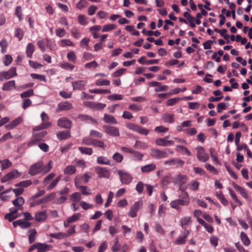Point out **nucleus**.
<instances>
[{"label": "nucleus", "instance_id": "obj_1", "mask_svg": "<svg viewBox=\"0 0 252 252\" xmlns=\"http://www.w3.org/2000/svg\"><path fill=\"white\" fill-rule=\"evenodd\" d=\"M143 205V201L142 199H140L134 202L130 207L128 213V216L131 218L136 217L137 212L142 208Z\"/></svg>", "mask_w": 252, "mask_h": 252}, {"label": "nucleus", "instance_id": "obj_2", "mask_svg": "<svg viewBox=\"0 0 252 252\" xmlns=\"http://www.w3.org/2000/svg\"><path fill=\"white\" fill-rule=\"evenodd\" d=\"M189 203V198L182 197L181 199H178L172 201L170 206L174 209H179L181 206H187Z\"/></svg>", "mask_w": 252, "mask_h": 252}, {"label": "nucleus", "instance_id": "obj_3", "mask_svg": "<svg viewBox=\"0 0 252 252\" xmlns=\"http://www.w3.org/2000/svg\"><path fill=\"white\" fill-rule=\"evenodd\" d=\"M127 127L129 129L133 131H136L137 133L143 135H147L150 132L149 129L145 128L139 125H137L132 123L127 124Z\"/></svg>", "mask_w": 252, "mask_h": 252}, {"label": "nucleus", "instance_id": "obj_4", "mask_svg": "<svg viewBox=\"0 0 252 252\" xmlns=\"http://www.w3.org/2000/svg\"><path fill=\"white\" fill-rule=\"evenodd\" d=\"M43 165L44 163L42 161H40L32 164L30 168L29 173L32 176H34L39 173H42Z\"/></svg>", "mask_w": 252, "mask_h": 252}, {"label": "nucleus", "instance_id": "obj_5", "mask_svg": "<svg viewBox=\"0 0 252 252\" xmlns=\"http://www.w3.org/2000/svg\"><path fill=\"white\" fill-rule=\"evenodd\" d=\"M16 76H17L16 68L11 67L7 71H2L0 72V81H2L5 79H9Z\"/></svg>", "mask_w": 252, "mask_h": 252}, {"label": "nucleus", "instance_id": "obj_6", "mask_svg": "<svg viewBox=\"0 0 252 252\" xmlns=\"http://www.w3.org/2000/svg\"><path fill=\"white\" fill-rule=\"evenodd\" d=\"M103 128L104 132L110 136L118 137L120 135L119 128L117 127L108 125H104L103 126Z\"/></svg>", "mask_w": 252, "mask_h": 252}, {"label": "nucleus", "instance_id": "obj_7", "mask_svg": "<svg viewBox=\"0 0 252 252\" xmlns=\"http://www.w3.org/2000/svg\"><path fill=\"white\" fill-rule=\"evenodd\" d=\"M118 173L120 177L122 183L128 184L131 182L132 177L130 174L122 170L118 171Z\"/></svg>", "mask_w": 252, "mask_h": 252}, {"label": "nucleus", "instance_id": "obj_8", "mask_svg": "<svg viewBox=\"0 0 252 252\" xmlns=\"http://www.w3.org/2000/svg\"><path fill=\"white\" fill-rule=\"evenodd\" d=\"M20 175L21 173H19L17 170H13L2 177L1 179V181L2 183H4L13 179L18 178Z\"/></svg>", "mask_w": 252, "mask_h": 252}, {"label": "nucleus", "instance_id": "obj_9", "mask_svg": "<svg viewBox=\"0 0 252 252\" xmlns=\"http://www.w3.org/2000/svg\"><path fill=\"white\" fill-rule=\"evenodd\" d=\"M95 171L99 178L108 179L110 176V172L106 168L100 167H96L95 168Z\"/></svg>", "mask_w": 252, "mask_h": 252}, {"label": "nucleus", "instance_id": "obj_10", "mask_svg": "<svg viewBox=\"0 0 252 252\" xmlns=\"http://www.w3.org/2000/svg\"><path fill=\"white\" fill-rule=\"evenodd\" d=\"M197 157L198 159L201 162H204L208 160L209 156L205 153L204 149L202 147L197 148Z\"/></svg>", "mask_w": 252, "mask_h": 252}, {"label": "nucleus", "instance_id": "obj_11", "mask_svg": "<svg viewBox=\"0 0 252 252\" xmlns=\"http://www.w3.org/2000/svg\"><path fill=\"white\" fill-rule=\"evenodd\" d=\"M72 108L73 106L72 104L69 102H61L58 104V107L56 110V112H59L62 111H68L72 109Z\"/></svg>", "mask_w": 252, "mask_h": 252}, {"label": "nucleus", "instance_id": "obj_12", "mask_svg": "<svg viewBox=\"0 0 252 252\" xmlns=\"http://www.w3.org/2000/svg\"><path fill=\"white\" fill-rule=\"evenodd\" d=\"M185 163V162L179 158H171L169 160L164 161V164L166 165H176L177 167H182Z\"/></svg>", "mask_w": 252, "mask_h": 252}, {"label": "nucleus", "instance_id": "obj_13", "mask_svg": "<svg viewBox=\"0 0 252 252\" xmlns=\"http://www.w3.org/2000/svg\"><path fill=\"white\" fill-rule=\"evenodd\" d=\"M57 125L61 127L70 128L72 125V122L66 118H62L58 121Z\"/></svg>", "mask_w": 252, "mask_h": 252}, {"label": "nucleus", "instance_id": "obj_14", "mask_svg": "<svg viewBox=\"0 0 252 252\" xmlns=\"http://www.w3.org/2000/svg\"><path fill=\"white\" fill-rule=\"evenodd\" d=\"M151 155L156 159L165 158L168 157V154L166 152L158 149H153L151 151Z\"/></svg>", "mask_w": 252, "mask_h": 252}, {"label": "nucleus", "instance_id": "obj_15", "mask_svg": "<svg viewBox=\"0 0 252 252\" xmlns=\"http://www.w3.org/2000/svg\"><path fill=\"white\" fill-rule=\"evenodd\" d=\"M79 179L76 177L74 179V184L76 188L79 189L81 193L83 195H89L91 194V190L87 187L84 186H79L78 185Z\"/></svg>", "mask_w": 252, "mask_h": 252}, {"label": "nucleus", "instance_id": "obj_16", "mask_svg": "<svg viewBox=\"0 0 252 252\" xmlns=\"http://www.w3.org/2000/svg\"><path fill=\"white\" fill-rule=\"evenodd\" d=\"M25 203V199L22 196L17 197V198L12 201V204L15 207L20 209V210L23 209V205Z\"/></svg>", "mask_w": 252, "mask_h": 252}, {"label": "nucleus", "instance_id": "obj_17", "mask_svg": "<svg viewBox=\"0 0 252 252\" xmlns=\"http://www.w3.org/2000/svg\"><path fill=\"white\" fill-rule=\"evenodd\" d=\"M16 88L15 81L14 80H11L3 84L2 90L5 91H8Z\"/></svg>", "mask_w": 252, "mask_h": 252}, {"label": "nucleus", "instance_id": "obj_18", "mask_svg": "<svg viewBox=\"0 0 252 252\" xmlns=\"http://www.w3.org/2000/svg\"><path fill=\"white\" fill-rule=\"evenodd\" d=\"M86 81L84 80H78L76 81L73 82L72 83V86L73 87V90H82L84 88L86 84Z\"/></svg>", "mask_w": 252, "mask_h": 252}, {"label": "nucleus", "instance_id": "obj_19", "mask_svg": "<svg viewBox=\"0 0 252 252\" xmlns=\"http://www.w3.org/2000/svg\"><path fill=\"white\" fill-rule=\"evenodd\" d=\"M156 144L157 145L160 146H167L169 145H172L174 144L173 141L172 140H167L165 138H158L156 140Z\"/></svg>", "mask_w": 252, "mask_h": 252}, {"label": "nucleus", "instance_id": "obj_20", "mask_svg": "<svg viewBox=\"0 0 252 252\" xmlns=\"http://www.w3.org/2000/svg\"><path fill=\"white\" fill-rule=\"evenodd\" d=\"M78 118L82 121H86L88 123H91L93 124H97V122L96 120L94 119L91 116L87 115L80 114L78 115Z\"/></svg>", "mask_w": 252, "mask_h": 252}, {"label": "nucleus", "instance_id": "obj_21", "mask_svg": "<svg viewBox=\"0 0 252 252\" xmlns=\"http://www.w3.org/2000/svg\"><path fill=\"white\" fill-rule=\"evenodd\" d=\"M55 197L56 193L54 192L48 194V195L44 196L41 199L37 200L36 202V204L38 205L40 204L45 203L48 201L53 199Z\"/></svg>", "mask_w": 252, "mask_h": 252}, {"label": "nucleus", "instance_id": "obj_22", "mask_svg": "<svg viewBox=\"0 0 252 252\" xmlns=\"http://www.w3.org/2000/svg\"><path fill=\"white\" fill-rule=\"evenodd\" d=\"M156 168V165L154 163H151L142 166L141 168V172L143 173H149L154 171Z\"/></svg>", "mask_w": 252, "mask_h": 252}, {"label": "nucleus", "instance_id": "obj_23", "mask_svg": "<svg viewBox=\"0 0 252 252\" xmlns=\"http://www.w3.org/2000/svg\"><path fill=\"white\" fill-rule=\"evenodd\" d=\"M52 246L50 245L37 243L38 252H46L50 250Z\"/></svg>", "mask_w": 252, "mask_h": 252}, {"label": "nucleus", "instance_id": "obj_24", "mask_svg": "<svg viewBox=\"0 0 252 252\" xmlns=\"http://www.w3.org/2000/svg\"><path fill=\"white\" fill-rule=\"evenodd\" d=\"M187 179L188 177L186 175L178 174L175 176L174 183L184 184L186 183Z\"/></svg>", "mask_w": 252, "mask_h": 252}, {"label": "nucleus", "instance_id": "obj_25", "mask_svg": "<svg viewBox=\"0 0 252 252\" xmlns=\"http://www.w3.org/2000/svg\"><path fill=\"white\" fill-rule=\"evenodd\" d=\"M233 186L234 188L238 192H239L244 198H248V194L246 190L244 188H242L241 187L239 186V185H237L234 183H233Z\"/></svg>", "mask_w": 252, "mask_h": 252}, {"label": "nucleus", "instance_id": "obj_26", "mask_svg": "<svg viewBox=\"0 0 252 252\" xmlns=\"http://www.w3.org/2000/svg\"><path fill=\"white\" fill-rule=\"evenodd\" d=\"M76 168L74 166L69 165L67 166L63 170L64 175H71L76 172Z\"/></svg>", "mask_w": 252, "mask_h": 252}, {"label": "nucleus", "instance_id": "obj_27", "mask_svg": "<svg viewBox=\"0 0 252 252\" xmlns=\"http://www.w3.org/2000/svg\"><path fill=\"white\" fill-rule=\"evenodd\" d=\"M34 51V46L32 43H29L26 47V55L29 58H32V55Z\"/></svg>", "mask_w": 252, "mask_h": 252}, {"label": "nucleus", "instance_id": "obj_28", "mask_svg": "<svg viewBox=\"0 0 252 252\" xmlns=\"http://www.w3.org/2000/svg\"><path fill=\"white\" fill-rule=\"evenodd\" d=\"M103 120L106 123L111 124H116L117 123L116 120L113 116L106 114H104Z\"/></svg>", "mask_w": 252, "mask_h": 252}, {"label": "nucleus", "instance_id": "obj_29", "mask_svg": "<svg viewBox=\"0 0 252 252\" xmlns=\"http://www.w3.org/2000/svg\"><path fill=\"white\" fill-rule=\"evenodd\" d=\"M21 122L22 119L21 118H18L6 125L5 127L7 129H11L21 123Z\"/></svg>", "mask_w": 252, "mask_h": 252}, {"label": "nucleus", "instance_id": "obj_30", "mask_svg": "<svg viewBox=\"0 0 252 252\" xmlns=\"http://www.w3.org/2000/svg\"><path fill=\"white\" fill-rule=\"evenodd\" d=\"M53 165V162L52 160H50L46 165H43L42 169V173L43 175H45L47 173L49 172L52 169Z\"/></svg>", "mask_w": 252, "mask_h": 252}, {"label": "nucleus", "instance_id": "obj_31", "mask_svg": "<svg viewBox=\"0 0 252 252\" xmlns=\"http://www.w3.org/2000/svg\"><path fill=\"white\" fill-rule=\"evenodd\" d=\"M46 213L45 211L39 212L35 215V219L37 221L44 220L46 219Z\"/></svg>", "mask_w": 252, "mask_h": 252}, {"label": "nucleus", "instance_id": "obj_32", "mask_svg": "<svg viewBox=\"0 0 252 252\" xmlns=\"http://www.w3.org/2000/svg\"><path fill=\"white\" fill-rule=\"evenodd\" d=\"M97 162L98 164L104 165H110V161L106 157L100 156L97 158Z\"/></svg>", "mask_w": 252, "mask_h": 252}, {"label": "nucleus", "instance_id": "obj_33", "mask_svg": "<svg viewBox=\"0 0 252 252\" xmlns=\"http://www.w3.org/2000/svg\"><path fill=\"white\" fill-rule=\"evenodd\" d=\"M70 133L67 131H62L57 134L58 138L60 140L65 139L70 137Z\"/></svg>", "mask_w": 252, "mask_h": 252}, {"label": "nucleus", "instance_id": "obj_34", "mask_svg": "<svg viewBox=\"0 0 252 252\" xmlns=\"http://www.w3.org/2000/svg\"><path fill=\"white\" fill-rule=\"evenodd\" d=\"M78 150L83 154L91 155L93 153V149L91 148L79 147Z\"/></svg>", "mask_w": 252, "mask_h": 252}, {"label": "nucleus", "instance_id": "obj_35", "mask_svg": "<svg viewBox=\"0 0 252 252\" xmlns=\"http://www.w3.org/2000/svg\"><path fill=\"white\" fill-rule=\"evenodd\" d=\"M163 120L165 123H172L174 121V115L166 114L163 116Z\"/></svg>", "mask_w": 252, "mask_h": 252}, {"label": "nucleus", "instance_id": "obj_36", "mask_svg": "<svg viewBox=\"0 0 252 252\" xmlns=\"http://www.w3.org/2000/svg\"><path fill=\"white\" fill-rule=\"evenodd\" d=\"M240 237L241 240L244 245L248 246L250 244V240L244 232H241Z\"/></svg>", "mask_w": 252, "mask_h": 252}, {"label": "nucleus", "instance_id": "obj_37", "mask_svg": "<svg viewBox=\"0 0 252 252\" xmlns=\"http://www.w3.org/2000/svg\"><path fill=\"white\" fill-rule=\"evenodd\" d=\"M50 236L57 239H62L66 238L65 233L61 232L58 233H51L50 234Z\"/></svg>", "mask_w": 252, "mask_h": 252}, {"label": "nucleus", "instance_id": "obj_38", "mask_svg": "<svg viewBox=\"0 0 252 252\" xmlns=\"http://www.w3.org/2000/svg\"><path fill=\"white\" fill-rule=\"evenodd\" d=\"M81 199V195L79 192H75L70 196V199L72 202H78Z\"/></svg>", "mask_w": 252, "mask_h": 252}, {"label": "nucleus", "instance_id": "obj_39", "mask_svg": "<svg viewBox=\"0 0 252 252\" xmlns=\"http://www.w3.org/2000/svg\"><path fill=\"white\" fill-rule=\"evenodd\" d=\"M210 155L211 159L213 160V161L215 163V164H220V162L217 157V153L213 149H211L210 150Z\"/></svg>", "mask_w": 252, "mask_h": 252}, {"label": "nucleus", "instance_id": "obj_40", "mask_svg": "<svg viewBox=\"0 0 252 252\" xmlns=\"http://www.w3.org/2000/svg\"><path fill=\"white\" fill-rule=\"evenodd\" d=\"M189 189L193 191H196L198 189L199 183L197 181L192 180L189 184Z\"/></svg>", "mask_w": 252, "mask_h": 252}, {"label": "nucleus", "instance_id": "obj_41", "mask_svg": "<svg viewBox=\"0 0 252 252\" xmlns=\"http://www.w3.org/2000/svg\"><path fill=\"white\" fill-rule=\"evenodd\" d=\"M93 146L98 147L101 149H105V146L104 142L102 141L94 139L93 141Z\"/></svg>", "mask_w": 252, "mask_h": 252}, {"label": "nucleus", "instance_id": "obj_42", "mask_svg": "<svg viewBox=\"0 0 252 252\" xmlns=\"http://www.w3.org/2000/svg\"><path fill=\"white\" fill-rule=\"evenodd\" d=\"M181 100H182V99L180 97L172 98L167 100L166 104L169 106H173L178 103Z\"/></svg>", "mask_w": 252, "mask_h": 252}, {"label": "nucleus", "instance_id": "obj_43", "mask_svg": "<svg viewBox=\"0 0 252 252\" xmlns=\"http://www.w3.org/2000/svg\"><path fill=\"white\" fill-rule=\"evenodd\" d=\"M183 184H181L179 187V190L181 191V194L179 195V197H185L187 198H189V194L186 191V187L183 186Z\"/></svg>", "mask_w": 252, "mask_h": 252}, {"label": "nucleus", "instance_id": "obj_44", "mask_svg": "<svg viewBox=\"0 0 252 252\" xmlns=\"http://www.w3.org/2000/svg\"><path fill=\"white\" fill-rule=\"evenodd\" d=\"M89 92L94 94H109L110 93V91L109 90L90 89L89 90Z\"/></svg>", "mask_w": 252, "mask_h": 252}, {"label": "nucleus", "instance_id": "obj_45", "mask_svg": "<svg viewBox=\"0 0 252 252\" xmlns=\"http://www.w3.org/2000/svg\"><path fill=\"white\" fill-rule=\"evenodd\" d=\"M1 170H4L8 168L12 165V163L8 160L5 159L1 161Z\"/></svg>", "mask_w": 252, "mask_h": 252}, {"label": "nucleus", "instance_id": "obj_46", "mask_svg": "<svg viewBox=\"0 0 252 252\" xmlns=\"http://www.w3.org/2000/svg\"><path fill=\"white\" fill-rule=\"evenodd\" d=\"M30 234L29 237V241L30 244L33 243L35 241V235L36 231L35 229H32L30 230Z\"/></svg>", "mask_w": 252, "mask_h": 252}, {"label": "nucleus", "instance_id": "obj_47", "mask_svg": "<svg viewBox=\"0 0 252 252\" xmlns=\"http://www.w3.org/2000/svg\"><path fill=\"white\" fill-rule=\"evenodd\" d=\"M32 184V182L31 180H26L20 182L18 184L15 185V187H23L26 188Z\"/></svg>", "mask_w": 252, "mask_h": 252}, {"label": "nucleus", "instance_id": "obj_48", "mask_svg": "<svg viewBox=\"0 0 252 252\" xmlns=\"http://www.w3.org/2000/svg\"><path fill=\"white\" fill-rule=\"evenodd\" d=\"M78 22L83 26L86 25L88 24L87 18L84 15H80L78 16Z\"/></svg>", "mask_w": 252, "mask_h": 252}, {"label": "nucleus", "instance_id": "obj_49", "mask_svg": "<svg viewBox=\"0 0 252 252\" xmlns=\"http://www.w3.org/2000/svg\"><path fill=\"white\" fill-rule=\"evenodd\" d=\"M23 31L20 28H16L15 30V36L17 37L19 40H21L23 36Z\"/></svg>", "mask_w": 252, "mask_h": 252}, {"label": "nucleus", "instance_id": "obj_50", "mask_svg": "<svg viewBox=\"0 0 252 252\" xmlns=\"http://www.w3.org/2000/svg\"><path fill=\"white\" fill-rule=\"evenodd\" d=\"M81 216V215L80 213H76L67 219L68 220V221L72 223L79 220Z\"/></svg>", "mask_w": 252, "mask_h": 252}, {"label": "nucleus", "instance_id": "obj_51", "mask_svg": "<svg viewBox=\"0 0 252 252\" xmlns=\"http://www.w3.org/2000/svg\"><path fill=\"white\" fill-rule=\"evenodd\" d=\"M116 28V26L114 24H108L104 25L102 29V32H108L113 30Z\"/></svg>", "mask_w": 252, "mask_h": 252}, {"label": "nucleus", "instance_id": "obj_52", "mask_svg": "<svg viewBox=\"0 0 252 252\" xmlns=\"http://www.w3.org/2000/svg\"><path fill=\"white\" fill-rule=\"evenodd\" d=\"M80 205L85 210L92 209L94 207L93 205L87 203L84 201L80 202Z\"/></svg>", "mask_w": 252, "mask_h": 252}, {"label": "nucleus", "instance_id": "obj_53", "mask_svg": "<svg viewBox=\"0 0 252 252\" xmlns=\"http://www.w3.org/2000/svg\"><path fill=\"white\" fill-rule=\"evenodd\" d=\"M87 4L88 2L86 0H80V1L76 4V8L79 9H82L86 7Z\"/></svg>", "mask_w": 252, "mask_h": 252}, {"label": "nucleus", "instance_id": "obj_54", "mask_svg": "<svg viewBox=\"0 0 252 252\" xmlns=\"http://www.w3.org/2000/svg\"><path fill=\"white\" fill-rule=\"evenodd\" d=\"M95 84L97 86H108L110 84V81L105 79H98L96 82Z\"/></svg>", "mask_w": 252, "mask_h": 252}, {"label": "nucleus", "instance_id": "obj_55", "mask_svg": "<svg viewBox=\"0 0 252 252\" xmlns=\"http://www.w3.org/2000/svg\"><path fill=\"white\" fill-rule=\"evenodd\" d=\"M31 76L32 77V79H38L44 82L46 81L45 76L42 75L32 73L31 74Z\"/></svg>", "mask_w": 252, "mask_h": 252}, {"label": "nucleus", "instance_id": "obj_56", "mask_svg": "<svg viewBox=\"0 0 252 252\" xmlns=\"http://www.w3.org/2000/svg\"><path fill=\"white\" fill-rule=\"evenodd\" d=\"M108 99L111 101L116 100H122L123 99V96L121 94H114L108 96Z\"/></svg>", "mask_w": 252, "mask_h": 252}, {"label": "nucleus", "instance_id": "obj_57", "mask_svg": "<svg viewBox=\"0 0 252 252\" xmlns=\"http://www.w3.org/2000/svg\"><path fill=\"white\" fill-rule=\"evenodd\" d=\"M112 158L116 162H121L123 159V156L119 153H116L113 155Z\"/></svg>", "mask_w": 252, "mask_h": 252}, {"label": "nucleus", "instance_id": "obj_58", "mask_svg": "<svg viewBox=\"0 0 252 252\" xmlns=\"http://www.w3.org/2000/svg\"><path fill=\"white\" fill-rule=\"evenodd\" d=\"M7 44L5 39H2L0 41V46L1 48V52L2 54L6 52Z\"/></svg>", "mask_w": 252, "mask_h": 252}, {"label": "nucleus", "instance_id": "obj_59", "mask_svg": "<svg viewBox=\"0 0 252 252\" xmlns=\"http://www.w3.org/2000/svg\"><path fill=\"white\" fill-rule=\"evenodd\" d=\"M15 15L17 16L19 20L21 21L22 20V12L21 6H17L15 9Z\"/></svg>", "mask_w": 252, "mask_h": 252}, {"label": "nucleus", "instance_id": "obj_60", "mask_svg": "<svg viewBox=\"0 0 252 252\" xmlns=\"http://www.w3.org/2000/svg\"><path fill=\"white\" fill-rule=\"evenodd\" d=\"M106 107V104L101 103L100 102H94L93 107L92 108H94L96 110H101L103 109Z\"/></svg>", "mask_w": 252, "mask_h": 252}, {"label": "nucleus", "instance_id": "obj_61", "mask_svg": "<svg viewBox=\"0 0 252 252\" xmlns=\"http://www.w3.org/2000/svg\"><path fill=\"white\" fill-rule=\"evenodd\" d=\"M90 135L92 137L101 138L102 137V134L98 131L91 130L90 132Z\"/></svg>", "mask_w": 252, "mask_h": 252}, {"label": "nucleus", "instance_id": "obj_62", "mask_svg": "<svg viewBox=\"0 0 252 252\" xmlns=\"http://www.w3.org/2000/svg\"><path fill=\"white\" fill-rule=\"evenodd\" d=\"M34 94L33 91L32 89L24 92L21 94L22 98L28 97L33 95Z\"/></svg>", "mask_w": 252, "mask_h": 252}, {"label": "nucleus", "instance_id": "obj_63", "mask_svg": "<svg viewBox=\"0 0 252 252\" xmlns=\"http://www.w3.org/2000/svg\"><path fill=\"white\" fill-rule=\"evenodd\" d=\"M61 45L62 46H73V43L69 39H63L61 41Z\"/></svg>", "mask_w": 252, "mask_h": 252}, {"label": "nucleus", "instance_id": "obj_64", "mask_svg": "<svg viewBox=\"0 0 252 252\" xmlns=\"http://www.w3.org/2000/svg\"><path fill=\"white\" fill-rule=\"evenodd\" d=\"M190 221V218L189 217H186L182 218L180 220V223L182 227L188 224Z\"/></svg>", "mask_w": 252, "mask_h": 252}]
</instances>
